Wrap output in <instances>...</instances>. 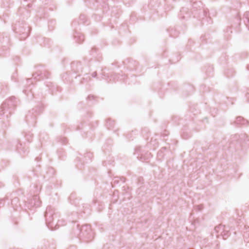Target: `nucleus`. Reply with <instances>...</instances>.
<instances>
[{"instance_id": "nucleus-22", "label": "nucleus", "mask_w": 249, "mask_h": 249, "mask_svg": "<svg viewBox=\"0 0 249 249\" xmlns=\"http://www.w3.org/2000/svg\"><path fill=\"white\" fill-rule=\"evenodd\" d=\"M75 64V62H73V63H72V66H71V67H72L73 68H74V67ZM76 65H77L78 66H81V63H80V62H77V63H76Z\"/></svg>"}, {"instance_id": "nucleus-6", "label": "nucleus", "mask_w": 249, "mask_h": 249, "mask_svg": "<svg viewBox=\"0 0 249 249\" xmlns=\"http://www.w3.org/2000/svg\"><path fill=\"white\" fill-rule=\"evenodd\" d=\"M40 203L41 202L39 200V197L37 195H35L32 199L28 200L26 202L25 205L28 209H32L39 207Z\"/></svg>"}, {"instance_id": "nucleus-26", "label": "nucleus", "mask_w": 249, "mask_h": 249, "mask_svg": "<svg viewBox=\"0 0 249 249\" xmlns=\"http://www.w3.org/2000/svg\"><path fill=\"white\" fill-rule=\"evenodd\" d=\"M93 96L89 95V97H88V99H89V100H90L91 99H93Z\"/></svg>"}, {"instance_id": "nucleus-10", "label": "nucleus", "mask_w": 249, "mask_h": 249, "mask_svg": "<svg viewBox=\"0 0 249 249\" xmlns=\"http://www.w3.org/2000/svg\"><path fill=\"white\" fill-rule=\"evenodd\" d=\"M75 41L78 43L83 42L85 39L84 36L81 33L76 32L74 35Z\"/></svg>"}, {"instance_id": "nucleus-2", "label": "nucleus", "mask_w": 249, "mask_h": 249, "mask_svg": "<svg viewBox=\"0 0 249 249\" xmlns=\"http://www.w3.org/2000/svg\"><path fill=\"white\" fill-rule=\"evenodd\" d=\"M46 223L48 228L53 230L54 219L58 217L57 213L55 212L54 208L51 206H48L44 215Z\"/></svg>"}, {"instance_id": "nucleus-9", "label": "nucleus", "mask_w": 249, "mask_h": 249, "mask_svg": "<svg viewBox=\"0 0 249 249\" xmlns=\"http://www.w3.org/2000/svg\"><path fill=\"white\" fill-rule=\"evenodd\" d=\"M17 150L20 154H25L28 152V148L26 147L25 144H22L20 142L17 146Z\"/></svg>"}, {"instance_id": "nucleus-13", "label": "nucleus", "mask_w": 249, "mask_h": 249, "mask_svg": "<svg viewBox=\"0 0 249 249\" xmlns=\"http://www.w3.org/2000/svg\"><path fill=\"white\" fill-rule=\"evenodd\" d=\"M76 195L75 194H71L69 197L70 201L71 204L77 205L76 200L75 198Z\"/></svg>"}, {"instance_id": "nucleus-3", "label": "nucleus", "mask_w": 249, "mask_h": 249, "mask_svg": "<svg viewBox=\"0 0 249 249\" xmlns=\"http://www.w3.org/2000/svg\"><path fill=\"white\" fill-rule=\"evenodd\" d=\"M193 9L194 11L192 12H197V13H195V16L197 15L199 18H203L206 16L207 11L203 8V4L200 1H195L192 4Z\"/></svg>"}, {"instance_id": "nucleus-27", "label": "nucleus", "mask_w": 249, "mask_h": 249, "mask_svg": "<svg viewBox=\"0 0 249 249\" xmlns=\"http://www.w3.org/2000/svg\"><path fill=\"white\" fill-rule=\"evenodd\" d=\"M197 207L198 208L199 211H200L202 209L201 206H197Z\"/></svg>"}, {"instance_id": "nucleus-36", "label": "nucleus", "mask_w": 249, "mask_h": 249, "mask_svg": "<svg viewBox=\"0 0 249 249\" xmlns=\"http://www.w3.org/2000/svg\"><path fill=\"white\" fill-rule=\"evenodd\" d=\"M116 181H117L116 179H115L114 181L116 182Z\"/></svg>"}, {"instance_id": "nucleus-18", "label": "nucleus", "mask_w": 249, "mask_h": 249, "mask_svg": "<svg viewBox=\"0 0 249 249\" xmlns=\"http://www.w3.org/2000/svg\"><path fill=\"white\" fill-rule=\"evenodd\" d=\"M25 137L27 141L30 142L33 137V135L32 134H27L25 135Z\"/></svg>"}, {"instance_id": "nucleus-25", "label": "nucleus", "mask_w": 249, "mask_h": 249, "mask_svg": "<svg viewBox=\"0 0 249 249\" xmlns=\"http://www.w3.org/2000/svg\"><path fill=\"white\" fill-rule=\"evenodd\" d=\"M125 75H122L121 78H120V80H124V77H125Z\"/></svg>"}, {"instance_id": "nucleus-30", "label": "nucleus", "mask_w": 249, "mask_h": 249, "mask_svg": "<svg viewBox=\"0 0 249 249\" xmlns=\"http://www.w3.org/2000/svg\"><path fill=\"white\" fill-rule=\"evenodd\" d=\"M247 69L249 71V65L247 66Z\"/></svg>"}, {"instance_id": "nucleus-11", "label": "nucleus", "mask_w": 249, "mask_h": 249, "mask_svg": "<svg viewBox=\"0 0 249 249\" xmlns=\"http://www.w3.org/2000/svg\"><path fill=\"white\" fill-rule=\"evenodd\" d=\"M248 123V121L241 116L237 117L234 122V124H236L246 125Z\"/></svg>"}, {"instance_id": "nucleus-23", "label": "nucleus", "mask_w": 249, "mask_h": 249, "mask_svg": "<svg viewBox=\"0 0 249 249\" xmlns=\"http://www.w3.org/2000/svg\"><path fill=\"white\" fill-rule=\"evenodd\" d=\"M62 221V220H58L57 224H59V225H62V226L64 225L65 224V223H64V224L61 223V222Z\"/></svg>"}, {"instance_id": "nucleus-17", "label": "nucleus", "mask_w": 249, "mask_h": 249, "mask_svg": "<svg viewBox=\"0 0 249 249\" xmlns=\"http://www.w3.org/2000/svg\"><path fill=\"white\" fill-rule=\"evenodd\" d=\"M114 125V122L108 120L107 122L106 125L108 129H110Z\"/></svg>"}, {"instance_id": "nucleus-12", "label": "nucleus", "mask_w": 249, "mask_h": 249, "mask_svg": "<svg viewBox=\"0 0 249 249\" xmlns=\"http://www.w3.org/2000/svg\"><path fill=\"white\" fill-rule=\"evenodd\" d=\"M244 241L249 243V228L246 229V231L243 234Z\"/></svg>"}, {"instance_id": "nucleus-5", "label": "nucleus", "mask_w": 249, "mask_h": 249, "mask_svg": "<svg viewBox=\"0 0 249 249\" xmlns=\"http://www.w3.org/2000/svg\"><path fill=\"white\" fill-rule=\"evenodd\" d=\"M50 72L47 71L45 69L41 68L38 69L37 71L33 74L34 79L37 80H43L45 78H48Z\"/></svg>"}, {"instance_id": "nucleus-24", "label": "nucleus", "mask_w": 249, "mask_h": 249, "mask_svg": "<svg viewBox=\"0 0 249 249\" xmlns=\"http://www.w3.org/2000/svg\"><path fill=\"white\" fill-rule=\"evenodd\" d=\"M91 76L93 77H96L97 76V73L96 71L93 72L92 74H91Z\"/></svg>"}, {"instance_id": "nucleus-33", "label": "nucleus", "mask_w": 249, "mask_h": 249, "mask_svg": "<svg viewBox=\"0 0 249 249\" xmlns=\"http://www.w3.org/2000/svg\"><path fill=\"white\" fill-rule=\"evenodd\" d=\"M184 139H187V138H185L184 136H183Z\"/></svg>"}, {"instance_id": "nucleus-8", "label": "nucleus", "mask_w": 249, "mask_h": 249, "mask_svg": "<svg viewBox=\"0 0 249 249\" xmlns=\"http://www.w3.org/2000/svg\"><path fill=\"white\" fill-rule=\"evenodd\" d=\"M225 226L222 225H219L216 226L213 232V235L215 234L217 238H219L224 231Z\"/></svg>"}, {"instance_id": "nucleus-34", "label": "nucleus", "mask_w": 249, "mask_h": 249, "mask_svg": "<svg viewBox=\"0 0 249 249\" xmlns=\"http://www.w3.org/2000/svg\"><path fill=\"white\" fill-rule=\"evenodd\" d=\"M31 79H28V80H29V81H30V80H31Z\"/></svg>"}, {"instance_id": "nucleus-14", "label": "nucleus", "mask_w": 249, "mask_h": 249, "mask_svg": "<svg viewBox=\"0 0 249 249\" xmlns=\"http://www.w3.org/2000/svg\"><path fill=\"white\" fill-rule=\"evenodd\" d=\"M231 234V232L229 230H227L226 228L224 230V231L222 234L221 236L222 237L223 239H226L229 237Z\"/></svg>"}, {"instance_id": "nucleus-16", "label": "nucleus", "mask_w": 249, "mask_h": 249, "mask_svg": "<svg viewBox=\"0 0 249 249\" xmlns=\"http://www.w3.org/2000/svg\"><path fill=\"white\" fill-rule=\"evenodd\" d=\"M169 34L171 36L176 37L178 36V33L176 30L172 29L169 31Z\"/></svg>"}, {"instance_id": "nucleus-4", "label": "nucleus", "mask_w": 249, "mask_h": 249, "mask_svg": "<svg viewBox=\"0 0 249 249\" xmlns=\"http://www.w3.org/2000/svg\"><path fill=\"white\" fill-rule=\"evenodd\" d=\"M18 101L15 97H11L6 99L2 104V107L5 108L9 114L12 113V111L15 108Z\"/></svg>"}, {"instance_id": "nucleus-28", "label": "nucleus", "mask_w": 249, "mask_h": 249, "mask_svg": "<svg viewBox=\"0 0 249 249\" xmlns=\"http://www.w3.org/2000/svg\"><path fill=\"white\" fill-rule=\"evenodd\" d=\"M2 202H3V200H0V204L2 203Z\"/></svg>"}, {"instance_id": "nucleus-35", "label": "nucleus", "mask_w": 249, "mask_h": 249, "mask_svg": "<svg viewBox=\"0 0 249 249\" xmlns=\"http://www.w3.org/2000/svg\"><path fill=\"white\" fill-rule=\"evenodd\" d=\"M18 31H16V33H18ZM19 32H20V31H19Z\"/></svg>"}, {"instance_id": "nucleus-31", "label": "nucleus", "mask_w": 249, "mask_h": 249, "mask_svg": "<svg viewBox=\"0 0 249 249\" xmlns=\"http://www.w3.org/2000/svg\"><path fill=\"white\" fill-rule=\"evenodd\" d=\"M77 72H79V70L78 69H76Z\"/></svg>"}, {"instance_id": "nucleus-20", "label": "nucleus", "mask_w": 249, "mask_h": 249, "mask_svg": "<svg viewBox=\"0 0 249 249\" xmlns=\"http://www.w3.org/2000/svg\"><path fill=\"white\" fill-rule=\"evenodd\" d=\"M85 18V16L84 15H80V16L79 17V19H80V20H82L83 21H82V23H85V21H84Z\"/></svg>"}, {"instance_id": "nucleus-1", "label": "nucleus", "mask_w": 249, "mask_h": 249, "mask_svg": "<svg viewBox=\"0 0 249 249\" xmlns=\"http://www.w3.org/2000/svg\"><path fill=\"white\" fill-rule=\"evenodd\" d=\"M73 232L74 234L78 236L80 240L86 242H89L94 237V234L89 225H84L80 228L77 225L76 228L73 230Z\"/></svg>"}, {"instance_id": "nucleus-29", "label": "nucleus", "mask_w": 249, "mask_h": 249, "mask_svg": "<svg viewBox=\"0 0 249 249\" xmlns=\"http://www.w3.org/2000/svg\"><path fill=\"white\" fill-rule=\"evenodd\" d=\"M121 181L123 182H124L125 181L124 178H123V179L121 180Z\"/></svg>"}, {"instance_id": "nucleus-21", "label": "nucleus", "mask_w": 249, "mask_h": 249, "mask_svg": "<svg viewBox=\"0 0 249 249\" xmlns=\"http://www.w3.org/2000/svg\"><path fill=\"white\" fill-rule=\"evenodd\" d=\"M22 35H23V36L21 37V39L22 38H25L26 37H27L28 36V33H26H26L25 32H23Z\"/></svg>"}, {"instance_id": "nucleus-7", "label": "nucleus", "mask_w": 249, "mask_h": 249, "mask_svg": "<svg viewBox=\"0 0 249 249\" xmlns=\"http://www.w3.org/2000/svg\"><path fill=\"white\" fill-rule=\"evenodd\" d=\"M37 115V109L33 108L31 111H29L26 116V122L29 124L33 125L36 123Z\"/></svg>"}, {"instance_id": "nucleus-15", "label": "nucleus", "mask_w": 249, "mask_h": 249, "mask_svg": "<svg viewBox=\"0 0 249 249\" xmlns=\"http://www.w3.org/2000/svg\"><path fill=\"white\" fill-rule=\"evenodd\" d=\"M187 9L185 8H182L180 11V15L179 16L182 18H185L186 17L184 15V13L187 14Z\"/></svg>"}, {"instance_id": "nucleus-32", "label": "nucleus", "mask_w": 249, "mask_h": 249, "mask_svg": "<svg viewBox=\"0 0 249 249\" xmlns=\"http://www.w3.org/2000/svg\"><path fill=\"white\" fill-rule=\"evenodd\" d=\"M24 92L25 94H27V93H26V90H24Z\"/></svg>"}, {"instance_id": "nucleus-19", "label": "nucleus", "mask_w": 249, "mask_h": 249, "mask_svg": "<svg viewBox=\"0 0 249 249\" xmlns=\"http://www.w3.org/2000/svg\"><path fill=\"white\" fill-rule=\"evenodd\" d=\"M244 16L246 17V18H247V22H248V23L249 24V12H247L246 13H245Z\"/></svg>"}]
</instances>
